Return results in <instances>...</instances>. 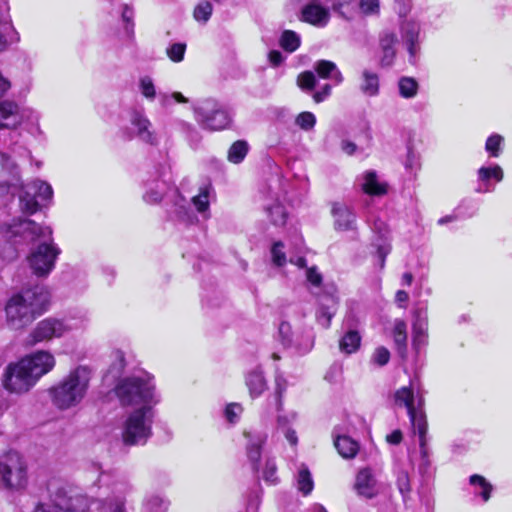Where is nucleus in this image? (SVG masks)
Wrapping results in <instances>:
<instances>
[{"label": "nucleus", "mask_w": 512, "mask_h": 512, "mask_svg": "<svg viewBox=\"0 0 512 512\" xmlns=\"http://www.w3.org/2000/svg\"><path fill=\"white\" fill-rule=\"evenodd\" d=\"M55 363L54 356L48 351L38 350L26 355L6 366L2 380L3 386L11 393H27L41 377L54 368Z\"/></svg>", "instance_id": "nucleus-1"}, {"label": "nucleus", "mask_w": 512, "mask_h": 512, "mask_svg": "<svg viewBox=\"0 0 512 512\" xmlns=\"http://www.w3.org/2000/svg\"><path fill=\"white\" fill-rule=\"evenodd\" d=\"M22 188L19 195L20 209L32 215L41 205L50 202L53 197L52 187L45 181L36 179L25 185L21 184L18 166L7 156L0 153V190H16Z\"/></svg>", "instance_id": "nucleus-2"}, {"label": "nucleus", "mask_w": 512, "mask_h": 512, "mask_svg": "<svg viewBox=\"0 0 512 512\" xmlns=\"http://www.w3.org/2000/svg\"><path fill=\"white\" fill-rule=\"evenodd\" d=\"M48 302L49 292L44 286L22 290L6 304L7 324L15 330L24 328L45 311Z\"/></svg>", "instance_id": "nucleus-3"}, {"label": "nucleus", "mask_w": 512, "mask_h": 512, "mask_svg": "<svg viewBox=\"0 0 512 512\" xmlns=\"http://www.w3.org/2000/svg\"><path fill=\"white\" fill-rule=\"evenodd\" d=\"M92 370L88 366L79 365L71 370L58 383L49 388L48 394L52 404L59 410H68L78 406L85 398Z\"/></svg>", "instance_id": "nucleus-4"}, {"label": "nucleus", "mask_w": 512, "mask_h": 512, "mask_svg": "<svg viewBox=\"0 0 512 512\" xmlns=\"http://www.w3.org/2000/svg\"><path fill=\"white\" fill-rule=\"evenodd\" d=\"M114 392L122 406H145L154 408L160 397L149 376H128L118 380Z\"/></svg>", "instance_id": "nucleus-5"}, {"label": "nucleus", "mask_w": 512, "mask_h": 512, "mask_svg": "<svg viewBox=\"0 0 512 512\" xmlns=\"http://www.w3.org/2000/svg\"><path fill=\"white\" fill-rule=\"evenodd\" d=\"M1 230L6 239L0 241V268L17 258L15 244L19 242L18 237L25 242H30L51 234L50 228L42 227L30 219H19L2 227Z\"/></svg>", "instance_id": "nucleus-6"}, {"label": "nucleus", "mask_w": 512, "mask_h": 512, "mask_svg": "<svg viewBox=\"0 0 512 512\" xmlns=\"http://www.w3.org/2000/svg\"><path fill=\"white\" fill-rule=\"evenodd\" d=\"M49 498L39 502L33 512H86L91 499L86 495L73 494L65 485L50 483Z\"/></svg>", "instance_id": "nucleus-7"}, {"label": "nucleus", "mask_w": 512, "mask_h": 512, "mask_svg": "<svg viewBox=\"0 0 512 512\" xmlns=\"http://www.w3.org/2000/svg\"><path fill=\"white\" fill-rule=\"evenodd\" d=\"M154 410L148 405L133 409L122 426V440L125 445L145 444L152 434Z\"/></svg>", "instance_id": "nucleus-8"}, {"label": "nucleus", "mask_w": 512, "mask_h": 512, "mask_svg": "<svg viewBox=\"0 0 512 512\" xmlns=\"http://www.w3.org/2000/svg\"><path fill=\"white\" fill-rule=\"evenodd\" d=\"M196 122L203 128L211 131L222 130L229 127L231 116L228 111L216 100L208 98L193 105Z\"/></svg>", "instance_id": "nucleus-9"}, {"label": "nucleus", "mask_w": 512, "mask_h": 512, "mask_svg": "<svg viewBox=\"0 0 512 512\" xmlns=\"http://www.w3.org/2000/svg\"><path fill=\"white\" fill-rule=\"evenodd\" d=\"M0 483L8 489H20L26 485V464L18 452L9 451L0 459Z\"/></svg>", "instance_id": "nucleus-10"}, {"label": "nucleus", "mask_w": 512, "mask_h": 512, "mask_svg": "<svg viewBox=\"0 0 512 512\" xmlns=\"http://www.w3.org/2000/svg\"><path fill=\"white\" fill-rule=\"evenodd\" d=\"M60 249L53 243H41L31 251L27 260L30 269L37 277H46L55 267Z\"/></svg>", "instance_id": "nucleus-11"}, {"label": "nucleus", "mask_w": 512, "mask_h": 512, "mask_svg": "<svg viewBox=\"0 0 512 512\" xmlns=\"http://www.w3.org/2000/svg\"><path fill=\"white\" fill-rule=\"evenodd\" d=\"M73 326L68 320L48 317L37 323L29 335V344L49 341L53 338H60L70 331Z\"/></svg>", "instance_id": "nucleus-12"}, {"label": "nucleus", "mask_w": 512, "mask_h": 512, "mask_svg": "<svg viewBox=\"0 0 512 512\" xmlns=\"http://www.w3.org/2000/svg\"><path fill=\"white\" fill-rule=\"evenodd\" d=\"M354 487L358 495L367 499L377 496L379 486L375 472L370 467L360 469L356 475Z\"/></svg>", "instance_id": "nucleus-13"}, {"label": "nucleus", "mask_w": 512, "mask_h": 512, "mask_svg": "<svg viewBox=\"0 0 512 512\" xmlns=\"http://www.w3.org/2000/svg\"><path fill=\"white\" fill-rule=\"evenodd\" d=\"M394 401L397 406L405 407L408 414L423 408L425 403L423 394L419 390L415 392L412 385L399 388L394 394Z\"/></svg>", "instance_id": "nucleus-14"}, {"label": "nucleus", "mask_w": 512, "mask_h": 512, "mask_svg": "<svg viewBox=\"0 0 512 512\" xmlns=\"http://www.w3.org/2000/svg\"><path fill=\"white\" fill-rule=\"evenodd\" d=\"M398 44L397 34L389 29L383 30L379 34V50L381 67H390L396 57V45Z\"/></svg>", "instance_id": "nucleus-15"}, {"label": "nucleus", "mask_w": 512, "mask_h": 512, "mask_svg": "<svg viewBox=\"0 0 512 512\" xmlns=\"http://www.w3.org/2000/svg\"><path fill=\"white\" fill-rule=\"evenodd\" d=\"M300 20L316 27H325L330 20V12L320 3L311 1L301 9Z\"/></svg>", "instance_id": "nucleus-16"}, {"label": "nucleus", "mask_w": 512, "mask_h": 512, "mask_svg": "<svg viewBox=\"0 0 512 512\" xmlns=\"http://www.w3.org/2000/svg\"><path fill=\"white\" fill-rule=\"evenodd\" d=\"M130 122L136 129V135L141 141L150 145L158 143V138L152 129L151 121L142 112L134 111L131 114Z\"/></svg>", "instance_id": "nucleus-17"}, {"label": "nucleus", "mask_w": 512, "mask_h": 512, "mask_svg": "<svg viewBox=\"0 0 512 512\" xmlns=\"http://www.w3.org/2000/svg\"><path fill=\"white\" fill-rule=\"evenodd\" d=\"M245 437L247 438V456L249 461L251 462L254 469H259V461L261 458V449L262 446L266 443L267 433L265 432H245Z\"/></svg>", "instance_id": "nucleus-18"}, {"label": "nucleus", "mask_w": 512, "mask_h": 512, "mask_svg": "<svg viewBox=\"0 0 512 512\" xmlns=\"http://www.w3.org/2000/svg\"><path fill=\"white\" fill-rule=\"evenodd\" d=\"M478 181L480 182L479 187L476 189L478 193H488L494 190V186L491 184V180L501 182L504 177L502 168L499 165L493 166H482L477 171Z\"/></svg>", "instance_id": "nucleus-19"}, {"label": "nucleus", "mask_w": 512, "mask_h": 512, "mask_svg": "<svg viewBox=\"0 0 512 512\" xmlns=\"http://www.w3.org/2000/svg\"><path fill=\"white\" fill-rule=\"evenodd\" d=\"M332 215L336 230L347 231L355 228L356 216L348 206L335 203L332 207Z\"/></svg>", "instance_id": "nucleus-20"}, {"label": "nucleus", "mask_w": 512, "mask_h": 512, "mask_svg": "<svg viewBox=\"0 0 512 512\" xmlns=\"http://www.w3.org/2000/svg\"><path fill=\"white\" fill-rule=\"evenodd\" d=\"M146 192L143 194V200L148 204H157L162 199L169 188L167 179H148L145 182Z\"/></svg>", "instance_id": "nucleus-21"}, {"label": "nucleus", "mask_w": 512, "mask_h": 512, "mask_svg": "<svg viewBox=\"0 0 512 512\" xmlns=\"http://www.w3.org/2000/svg\"><path fill=\"white\" fill-rule=\"evenodd\" d=\"M313 68L320 78L331 80L335 85L341 84L344 80L337 65L330 60H318L314 63Z\"/></svg>", "instance_id": "nucleus-22"}, {"label": "nucleus", "mask_w": 512, "mask_h": 512, "mask_svg": "<svg viewBox=\"0 0 512 512\" xmlns=\"http://www.w3.org/2000/svg\"><path fill=\"white\" fill-rule=\"evenodd\" d=\"M359 90L364 96H377L380 91L379 75L370 69H364L359 79Z\"/></svg>", "instance_id": "nucleus-23"}, {"label": "nucleus", "mask_w": 512, "mask_h": 512, "mask_svg": "<svg viewBox=\"0 0 512 512\" xmlns=\"http://www.w3.org/2000/svg\"><path fill=\"white\" fill-rule=\"evenodd\" d=\"M20 123L19 107L10 101L0 102V128H14Z\"/></svg>", "instance_id": "nucleus-24"}, {"label": "nucleus", "mask_w": 512, "mask_h": 512, "mask_svg": "<svg viewBox=\"0 0 512 512\" xmlns=\"http://www.w3.org/2000/svg\"><path fill=\"white\" fill-rule=\"evenodd\" d=\"M130 491L131 486L129 484L124 482L116 483L113 492L117 495L108 499L107 506L104 507L103 512H127L126 500L119 494H127Z\"/></svg>", "instance_id": "nucleus-25"}, {"label": "nucleus", "mask_w": 512, "mask_h": 512, "mask_svg": "<svg viewBox=\"0 0 512 512\" xmlns=\"http://www.w3.org/2000/svg\"><path fill=\"white\" fill-rule=\"evenodd\" d=\"M413 344L419 348L425 343L428 330V317L425 310H417L412 325Z\"/></svg>", "instance_id": "nucleus-26"}, {"label": "nucleus", "mask_w": 512, "mask_h": 512, "mask_svg": "<svg viewBox=\"0 0 512 512\" xmlns=\"http://www.w3.org/2000/svg\"><path fill=\"white\" fill-rule=\"evenodd\" d=\"M362 189L369 195L381 196L386 194L387 185L379 182L375 171H367L363 175Z\"/></svg>", "instance_id": "nucleus-27"}, {"label": "nucleus", "mask_w": 512, "mask_h": 512, "mask_svg": "<svg viewBox=\"0 0 512 512\" xmlns=\"http://www.w3.org/2000/svg\"><path fill=\"white\" fill-rule=\"evenodd\" d=\"M169 506L168 499L160 494L152 493L144 497L141 512H167Z\"/></svg>", "instance_id": "nucleus-28"}, {"label": "nucleus", "mask_w": 512, "mask_h": 512, "mask_svg": "<svg viewBox=\"0 0 512 512\" xmlns=\"http://www.w3.org/2000/svg\"><path fill=\"white\" fill-rule=\"evenodd\" d=\"M246 385L252 398L259 397L267 388L263 372L260 369L249 372L246 376Z\"/></svg>", "instance_id": "nucleus-29"}, {"label": "nucleus", "mask_w": 512, "mask_h": 512, "mask_svg": "<svg viewBox=\"0 0 512 512\" xmlns=\"http://www.w3.org/2000/svg\"><path fill=\"white\" fill-rule=\"evenodd\" d=\"M334 445L338 451V453L346 459H352L354 458L359 450V444L355 440H353L351 437L343 435L338 436L335 441Z\"/></svg>", "instance_id": "nucleus-30"}, {"label": "nucleus", "mask_w": 512, "mask_h": 512, "mask_svg": "<svg viewBox=\"0 0 512 512\" xmlns=\"http://www.w3.org/2000/svg\"><path fill=\"white\" fill-rule=\"evenodd\" d=\"M405 19L400 22V32L403 41H419L421 32V23L413 18Z\"/></svg>", "instance_id": "nucleus-31"}, {"label": "nucleus", "mask_w": 512, "mask_h": 512, "mask_svg": "<svg viewBox=\"0 0 512 512\" xmlns=\"http://www.w3.org/2000/svg\"><path fill=\"white\" fill-rule=\"evenodd\" d=\"M361 344V336L356 330H348L339 341V349L344 354L355 353Z\"/></svg>", "instance_id": "nucleus-32"}, {"label": "nucleus", "mask_w": 512, "mask_h": 512, "mask_svg": "<svg viewBox=\"0 0 512 512\" xmlns=\"http://www.w3.org/2000/svg\"><path fill=\"white\" fill-rule=\"evenodd\" d=\"M265 211L270 222L275 226H284L288 218V212L285 207L278 201L267 205Z\"/></svg>", "instance_id": "nucleus-33"}, {"label": "nucleus", "mask_w": 512, "mask_h": 512, "mask_svg": "<svg viewBox=\"0 0 512 512\" xmlns=\"http://www.w3.org/2000/svg\"><path fill=\"white\" fill-rule=\"evenodd\" d=\"M413 431L419 439H427L428 423L424 407L408 414Z\"/></svg>", "instance_id": "nucleus-34"}, {"label": "nucleus", "mask_w": 512, "mask_h": 512, "mask_svg": "<svg viewBox=\"0 0 512 512\" xmlns=\"http://www.w3.org/2000/svg\"><path fill=\"white\" fill-rule=\"evenodd\" d=\"M327 304L321 303V306L317 312V320L320 325L324 328H328L331 323V319L336 311V300L333 297L327 298Z\"/></svg>", "instance_id": "nucleus-35"}, {"label": "nucleus", "mask_w": 512, "mask_h": 512, "mask_svg": "<svg viewBox=\"0 0 512 512\" xmlns=\"http://www.w3.org/2000/svg\"><path fill=\"white\" fill-rule=\"evenodd\" d=\"M469 482L475 487V494L480 495L484 502L490 499L493 487L483 476L474 474L470 476Z\"/></svg>", "instance_id": "nucleus-36"}, {"label": "nucleus", "mask_w": 512, "mask_h": 512, "mask_svg": "<svg viewBox=\"0 0 512 512\" xmlns=\"http://www.w3.org/2000/svg\"><path fill=\"white\" fill-rule=\"evenodd\" d=\"M248 150H249L248 143L244 140H238L230 146V148L228 150L227 158H228L229 162L234 163V164H239L245 159V157L248 153Z\"/></svg>", "instance_id": "nucleus-37"}, {"label": "nucleus", "mask_w": 512, "mask_h": 512, "mask_svg": "<svg viewBox=\"0 0 512 512\" xmlns=\"http://www.w3.org/2000/svg\"><path fill=\"white\" fill-rule=\"evenodd\" d=\"M296 481L298 490L304 495L310 494L313 490L314 483L311 473L304 464H302L298 470Z\"/></svg>", "instance_id": "nucleus-38"}, {"label": "nucleus", "mask_w": 512, "mask_h": 512, "mask_svg": "<svg viewBox=\"0 0 512 512\" xmlns=\"http://www.w3.org/2000/svg\"><path fill=\"white\" fill-rule=\"evenodd\" d=\"M419 85L413 77H401L398 81V90L401 97L414 98L418 93Z\"/></svg>", "instance_id": "nucleus-39"}, {"label": "nucleus", "mask_w": 512, "mask_h": 512, "mask_svg": "<svg viewBox=\"0 0 512 512\" xmlns=\"http://www.w3.org/2000/svg\"><path fill=\"white\" fill-rule=\"evenodd\" d=\"M396 475V486L402 495L404 501H406L411 492L410 476L406 469L398 467L395 471Z\"/></svg>", "instance_id": "nucleus-40"}, {"label": "nucleus", "mask_w": 512, "mask_h": 512, "mask_svg": "<svg viewBox=\"0 0 512 512\" xmlns=\"http://www.w3.org/2000/svg\"><path fill=\"white\" fill-rule=\"evenodd\" d=\"M407 325L404 320L396 319L393 326V338L400 353L406 349Z\"/></svg>", "instance_id": "nucleus-41"}, {"label": "nucleus", "mask_w": 512, "mask_h": 512, "mask_svg": "<svg viewBox=\"0 0 512 512\" xmlns=\"http://www.w3.org/2000/svg\"><path fill=\"white\" fill-rule=\"evenodd\" d=\"M300 42V36L292 30H285L280 37V46L290 53L298 49Z\"/></svg>", "instance_id": "nucleus-42"}, {"label": "nucleus", "mask_w": 512, "mask_h": 512, "mask_svg": "<svg viewBox=\"0 0 512 512\" xmlns=\"http://www.w3.org/2000/svg\"><path fill=\"white\" fill-rule=\"evenodd\" d=\"M504 142V138L497 133H494L490 135L485 143V150L486 152L494 158H497L500 156L502 152V145Z\"/></svg>", "instance_id": "nucleus-43"}, {"label": "nucleus", "mask_w": 512, "mask_h": 512, "mask_svg": "<svg viewBox=\"0 0 512 512\" xmlns=\"http://www.w3.org/2000/svg\"><path fill=\"white\" fill-rule=\"evenodd\" d=\"M139 91L148 101L156 98V87L150 76H143L139 79Z\"/></svg>", "instance_id": "nucleus-44"}, {"label": "nucleus", "mask_w": 512, "mask_h": 512, "mask_svg": "<svg viewBox=\"0 0 512 512\" xmlns=\"http://www.w3.org/2000/svg\"><path fill=\"white\" fill-rule=\"evenodd\" d=\"M113 357L114 361L108 370V374L105 376L106 379L109 377V375H112L115 378L119 377L125 369L126 363L124 354L121 351H116L114 352Z\"/></svg>", "instance_id": "nucleus-45"}, {"label": "nucleus", "mask_w": 512, "mask_h": 512, "mask_svg": "<svg viewBox=\"0 0 512 512\" xmlns=\"http://www.w3.org/2000/svg\"><path fill=\"white\" fill-rule=\"evenodd\" d=\"M295 124L304 131H310L316 124V117L312 112H301L297 115Z\"/></svg>", "instance_id": "nucleus-46"}, {"label": "nucleus", "mask_w": 512, "mask_h": 512, "mask_svg": "<svg viewBox=\"0 0 512 512\" xmlns=\"http://www.w3.org/2000/svg\"><path fill=\"white\" fill-rule=\"evenodd\" d=\"M212 5L208 1L201 2L194 9V18L198 22L206 23L212 15Z\"/></svg>", "instance_id": "nucleus-47"}, {"label": "nucleus", "mask_w": 512, "mask_h": 512, "mask_svg": "<svg viewBox=\"0 0 512 512\" xmlns=\"http://www.w3.org/2000/svg\"><path fill=\"white\" fill-rule=\"evenodd\" d=\"M298 86L302 90L311 91L315 88L317 79L312 71H304L297 78Z\"/></svg>", "instance_id": "nucleus-48"}, {"label": "nucleus", "mask_w": 512, "mask_h": 512, "mask_svg": "<svg viewBox=\"0 0 512 512\" xmlns=\"http://www.w3.org/2000/svg\"><path fill=\"white\" fill-rule=\"evenodd\" d=\"M192 203L200 213H205L209 209V191L208 188H202L198 195L192 198Z\"/></svg>", "instance_id": "nucleus-49"}, {"label": "nucleus", "mask_w": 512, "mask_h": 512, "mask_svg": "<svg viewBox=\"0 0 512 512\" xmlns=\"http://www.w3.org/2000/svg\"><path fill=\"white\" fill-rule=\"evenodd\" d=\"M186 51L185 43H173L166 49L167 56L175 63H179L184 59Z\"/></svg>", "instance_id": "nucleus-50"}, {"label": "nucleus", "mask_w": 512, "mask_h": 512, "mask_svg": "<svg viewBox=\"0 0 512 512\" xmlns=\"http://www.w3.org/2000/svg\"><path fill=\"white\" fill-rule=\"evenodd\" d=\"M122 21L125 23V32L132 38L134 36V11L129 5H124L121 13Z\"/></svg>", "instance_id": "nucleus-51"}, {"label": "nucleus", "mask_w": 512, "mask_h": 512, "mask_svg": "<svg viewBox=\"0 0 512 512\" xmlns=\"http://www.w3.org/2000/svg\"><path fill=\"white\" fill-rule=\"evenodd\" d=\"M359 9L365 16H375L380 13L379 0H359Z\"/></svg>", "instance_id": "nucleus-52"}, {"label": "nucleus", "mask_w": 512, "mask_h": 512, "mask_svg": "<svg viewBox=\"0 0 512 512\" xmlns=\"http://www.w3.org/2000/svg\"><path fill=\"white\" fill-rule=\"evenodd\" d=\"M183 202H184V200L181 199L180 202H177L175 204L174 212L180 221L186 222V223H191V222H193V219L195 218V216L191 212L189 207H187V205L184 204Z\"/></svg>", "instance_id": "nucleus-53"}, {"label": "nucleus", "mask_w": 512, "mask_h": 512, "mask_svg": "<svg viewBox=\"0 0 512 512\" xmlns=\"http://www.w3.org/2000/svg\"><path fill=\"white\" fill-rule=\"evenodd\" d=\"M291 325L288 322H281L278 329L279 339L283 346L291 347L294 344Z\"/></svg>", "instance_id": "nucleus-54"}, {"label": "nucleus", "mask_w": 512, "mask_h": 512, "mask_svg": "<svg viewBox=\"0 0 512 512\" xmlns=\"http://www.w3.org/2000/svg\"><path fill=\"white\" fill-rule=\"evenodd\" d=\"M283 249L284 244L281 241L275 242L271 248L272 261L279 267L286 263V255Z\"/></svg>", "instance_id": "nucleus-55"}, {"label": "nucleus", "mask_w": 512, "mask_h": 512, "mask_svg": "<svg viewBox=\"0 0 512 512\" xmlns=\"http://www.w3.org/2000/svg\"><path fill=\"white\" fill-rule=\"evenodd\" d=\"M276 463L274 459L268 458L265 462V467L262 472L263 479L270 484H275L277 482V476H276Z\"/></svg>", "instance_id": "nucleus-56"}, {"label": "nucleus", "mask_w": 512, "mask_h": 512, "mask_svg": "<svg viewBox=\"0 0 512 512\" xmlns=\"http://www.w3.org/2000/svg\"><path fill=\"white\" fill-rule=\"evenodd\" d=\"M390 360V352L387 348L380 346L375 349L373 355H372V361L379 365L384 366L386 365Z\"/></svg>", "instance_id": "nucleus-57"}, {"label": "nucleus", "mask_w": 512, "mask_h": 512, "mask_svg": "<svg viewBox=\"0 0 512 512\" xmlns=\"http://www.w3.org/2000/svg\"><path fill=\"white\" fill-rule=\"evenodd\" d=\"M297 419V413L290 412L288 414H279L277 416V429L283 431L291 428V424Z\"/></svg>", "instance_id": "nucleus-58"}, {"label": "nucleus", "mask_w": 512, "mask_h": 512, "mask_svg": "<svg viewBox=\"0 0 512 512\" xmlns=\"http://www.w3.org/2000/svg\"><path fill=\"white\" fill-rule=\"evenodd\" d=\"M241 412H242V407L239 404L231 403L226 406L225 417H226L227 421H229L230 423H235L238 420Z\"/></svg>", "instance_id": "nucleus-59"}, {"label": "nucleus", "mask_w": 512, "mask_h": 512, "mask_svg": "<svg viewBox=\"0 0 512 512\" xmlns=\"http://www.w3.org/2000/svg\"><path fill=\"white\" fill-rule=\"evenodd\" d=\"M160 102L162 106H167L170 104V99H174L178 103H187L188 99L183 96L180 92H173L172 94L168 95L166 93L159 94Z\"/></svg>", "instance_id": "nucleus-60"}, {"label": "nucleus", "mask_w": 512, "mask_h": 512, "mask_svg": "<svg viewBox=\"0 0 512 512\" xmlns=\"http://www.w3.org/2000/svg\"><path fill=\"white\" fill-rule=\"evenodd\" d=\"M10 5L8 0H0V25H10Z\"/></svg>", "instance_id": "nucleus-61"}, {"label": "nucleus", "mask_w": 512, "mask_h": 512, "mask_svg": "<svg viewBox=\"0 0 512 512\" xmlns=\"http://www.w3.org/2000/svg\"><path fill=\"white\" fill-rule=\"evenodd\" d=\"M397 14L406 17L412 8L411 0H394Z\"/></svg>", "instance_id": "nucleus-62"}, {"label": "nucleus", "mask_w": 512, "mask_h": 512, "mask_svg": "<svg viewBox=\"0 0 512 512\" xmlns=\"http://www.w3.org/2000/svg\"><path fill=\"white\" fill-rule=\"evenodd\" d=\"M307 280L314 286H319L322 282V276L317 271L316 267H311L306 270Z\"/></svg>", "instance_id": "nucleus-63"}, {"label": "nucleus", "mask_w": 512, "mask_h": 512, "mask_svg": "<svg viewBox=\"0 0 512 512\" xmlns=\"http://www.w3.org/2000/svg\"><path fill=\"white\" fill-rule=\"evenodd\" d=\"M405 166L407 169L413 170L419 167V157L418 155L412 150L408 149L407 152V158L405 162Z\"/></svg>", "instance_id": "nucleus-64"}]
</instances>
